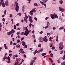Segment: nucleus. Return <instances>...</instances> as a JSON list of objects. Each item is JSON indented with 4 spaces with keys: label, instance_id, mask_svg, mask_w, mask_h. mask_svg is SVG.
I'll return each mask as SVG.
<instances>
[{
    "label": "nucleus",
    "instance_id": "f257e3e1",
    "mask_svg": "<svg viewBox=\"0 0 65 65\" xmlns=\"http://www.w3.org/2000/svg\"><path fill=\"white\" fill-rule=\"evenodd\" d=\"M25 31L24 33V35H25V36H28V35L30 34V32H31V30H29L27 29V27H25Z\"/></svg>",
    "mask_w": 65,
    "mask_h": 65
},
{
    "label": "nucleus",
    "instance_id": "680f3d73",
    "mask_svg": "<svg viewBox=\"0 0 65 65\" xmlns=\"http://www.w3.org/2000/svg\"><path fill=\"white\" fill-rule=\"evenodd\" d=\"M34 5L35 6H37V3H35L34 4Z\"/></svg>",
    "mask_w": 65,
    "mask_h": 65
},
{
    "label": "nucleus",
    "instance_id": "13d9d810",
    "mask_svg": "<svg viewBox=\"0 0 65 65\" xmlns=\"http://www.w3.org/2000/svg\"><path fill=\"white\" fill-rule=\"evenodd\" d=\"M13 36V34H12L11 36V37H12Z\"/></svg>",
    "mask_w": 65,
    "mask_h": 65
},
{
    "label": "nucleus",
    "instance_id": "9d476101",
    "mask_svg": "<svg viewBox=\"0 0 65 65\" xmlns=\"http://www.w3.org/2000/svg\"><path fill=\"white\" fill-rule=\"evenodd\" d=\"M48 1V0H42V2L40 1L42 5H43L44 3H45L46 2H47Z\"/></svg>",
    "mask_w": 65,
    "mask_h": 65
},
{
    "label": "nucleus",
    "instance_id": "473e14b6",
    "mask_svg": "<svg viewBox=\"0 0 65 65\" xmlns=\"http://www.w3.org/2000/svg\"><path fill=\"white\" fill-rule=\"evenodd\" d=\"M60 4H62V3H63V1L62 0H61L60 1Z\"/></svg>",
    "mask_w": 65,
    "mask_h": 65
},
{
    "label": "nucleus",
    "instance_id": "f03ea898",
    "mask_svg": "<svg viewBox=\"0 0 65 65\" xmlns=\"http://www.w3.org/2000/svg\"><path fill=\"white\" fill-rule=\"evenodd\" d=\"M50 15L52 19H56V18H58V17L57 16V15L55 13H54L53 14H51Z\"/></svg>",
    "mask_w": 65,
    "mask_h": 65
},
{
    "label": "nucleus",
    "instance_id": "0e129e2a",
    "mask_svg": "<svg viewBox=\"0 0 65 65\" xmlns=\"http://www.w3.org/2000/svg\"><path fill=\"white\" fill-rule=\"evenodd\" d=\"M15 57H17V58H18V56L17 55V54H16L15 55Z\"/></svg>",
    "mask_w": 65,
    "mask_h": 65
},
{
    "label": "nucleus",
    "instance_id": "412c9836",
    "mask_svg": "<svg viewBox=\"0 0 65 65\" xmlns=\"http://www.w3.org/2000/svg\"><path fill=\"white\" fill-rule=\"evenodd\" d=\"M22 43V45H23V46H25V45H26V43H25L23 41Z\"/></svg>",
    "mask_w": 65,
    "mask_h": 65
},
{
    "label": "nucleus",
    "instance_id": "09e8293b",
    "mask_svg": "<svg viewBox=\"0 0 65 65\" xmlns=\"http://www.w3.org/2000/svg\"><path fill=\"white\" fill-rule=\"evenodd\" d=\"M9 53H12V51L10 50L9 51Z\"/></svg>",
    "mask_w": 65,
    "mask_h": 65
},
{
    "label": "nucleus",
    "instance_id": "a211bd4d",
    "mask_svg": "<svg viewBox=\"0 0 65 65\" xmlns=\"http://www.w3.org/2000/svg\"><path fill=\"white\" fill-rule=\"evenodd\" d=\"M54 38L53 37H51L49 38L50 40H49V41H52V39H54Z\"/></svg>",
    "mask_w": 65,
    "mask_h": 65
},
{
    "label": "nucleus",
    "instance_id": "c85d7f7f",
    "mask_svg": "<svg viewBox=\"0 0 65 65\" xmlns=\"http://www.w3.org/2000/svg\"><path fill=\"white\" fill-rule=\"evenodd\" d=\"M46 55V53H43L42 54V56H45V55Z\"/></svg>",
    "mask_w": 65,
    "mask_h": 65
},
{
    "label": "nucleus",
    "instance_id": "6ab92c4d",
    "mask_svg": "<svg viewBox=\"0 0 65 65\" xmlns=\"http://www.w3.org/2000/svg\"><path fill=\"white\" fill-rule=\"evenodd\" d=\"M38 53V51L37 50H36L35 51V52L34 53V55H35L36 53Z\"/></svg>",
    "mask_w": 65,
    "mask_h": 65
},
{
    "label": "nucleus",
    "instance_id": "052dcab7",
    "mask_svg": "<svg viewBox=\"0 0 65 65\" xmlns=\"http://www.w3.org/2000/svg\"><path fill=\"white\" fill-rule=\"evenodd\" d=\"M22 11H25V10H24V8H23L22 9Z\"/></svg>",
    "mask_w": 65,
    "mask_h": 65
},
{
    "label": "nucleus",
    "instance_id": "5701e85b",
    "mask_svg": "<svg viewBox=\"0 0 65 65\" xmlns=\"http://www.w3.org/2000/svg\"><path fill=\"white\" fill-rule=\"evenodd\" d=\"M32 10L34 13L36 12V10H35V9H33Z\"/></svg>",
    "mask_w": 65,
    "mask_h": 65
},
{
    "label": "nucleus",
    "instance_id": "ea45409f",
    "mask_svg": "<svg viewBox=\"0 0 65 65\" xmlns=\"http://www.w3.org/2000/svg\"><path fill=\"white\" fill-rule=\"evenodd\" d=\"M27 45H25V46H24V48H27Z\"/></svg>",
    "mask_w": 65,
    "mask_h": 65
},
{
    "label": "nucleus",
    "instance_id": "e2e57ef3",
    "mask_svg": "<svg viewBox=\"0 0 65 65\" xmlns=\"http://www.w3.org/2000/svg\"><path fill=\"white\" fill-rule=\"evenodd\" d=\"M24 33H24L23 32H21V34H22V35H23V34H24V35H25V34H24Z\"/></svg>",
    "mask_w": 65,
    "mask_h": 65
},
{
    "label": "nucleus",
    "instance_id": "ddd939ff",
    "mask_svg": "<svg viewBox=\"0 0 65 65\" xmlns=\"http://www.w3.org/2000/svg\"><path fill=\"white\" fill-rule=\"evenodd\" d=\"M43 40L45 41V42H47V41H48V40L47 39V38L45 36L43 38Z\"/></svg>",
    "mask_w": 65,
    "mask_h": 65
},
{
    "label": "nucleus",
    "instance_id": "f8f14e48",
    "mask_svg": "<svg viewBox=\"0 0 65 65\" xmlns=\"http://www.w3.org/2000/svg\"><path fill=\"white\" fill-rule=\"evenodd\" d=\"M7 59L8 60L7 61V62L8 63H9L10 62V57L9 56H8Z\"/></svg>",
    "mask_w": 65,
    "mask_h": 65
},
{
    "label": "nucleus",
    "instance_id": "603ef678",
    "mask_svg": "<svg viewBox=\"0 0 65 65\" xmlns=\"http://www.w3.org/2000/svg\"><path fill=\"white\" fill-rule=\"evenodd\" d=\"M57 63H60V60H57Z\"/></svg>",
    "mask_w": 65,
    "mask_h": 65
},
{
    "label": "nucleus",
    "instance_id": "6e6552de",
    "mask_svg": "<svg viewBox=\"0 0 65 65\" xmlns=\"http://www.w3.org/2000/svg\"><path fill=\"white\" fill-rule=\"evenodd\" d=\"M33 59L34 60H32L31 61L30 65H33V64L34 63V61L36 60V57H35Z\"/></svg>",
    "mask_w": 65,
    "mask_h": 65
},
{
    "label": "nucleus",
    "instance_id": "8fccbe9b",
    "mask_svg": "<svg viewBox=\"0 0 65 65\" xmlns=\"http://www.w3.org/2000/svg\"><path fill=\"white\" fill-rule=\"evenodd\" d=\"M43 33V31H41L40 32V34H42Z\"/></svg>",
    "mask_w": 65,
    "mask_h": 65
},
{
    "label": "nucleus",
    "instance_id": "79ce46f5",
    "mask_svg": "<svg viewBox=\"0 0 65 65\" xmlns=\"http://www.w3.org/2000/svg\"><path fill=\"white\" fill-rule=\"evenodd\" d=\"M10 45H12V41H11L10 42Z\"/></svg>",
    "mask_w": 65,
    "mask_h": 65
},
{
    "label": "nucleus",
    "instance_id": "b1692460",
    "mask_svg": "<svg viewBox=\"0 0 65 65\" xmlns=\"http://www.w3.org/2000/svg\"><path fill=\"white\" fill-rule=\"evenodd\" d=\"M21 60V58H16V61H20V60Z\"/></svg>",
    "mask_w": 65,
    "mask_h": 65
},
{
    "label": "nucleus",
    "instance_id": "e433bc0d",
    "mask_svg": "<svg viewBox=\"0 0 65 65\" xmlns=\"http://www.w3.org/2000/svg\"><path fill=\"white\" fill-rule=\"evenodd\" d=\"M38 47H41V44H39L38 45Z\"/></svg>",
    "mask_w": 65,
    "mask_h": 65
},
{
    "label": "nucleus",
    "instance_id": "774afa93",
    "mask_svg": "<svg viewBox=\"0 0 65 65\" xmlns=\"http://www.w3.org/2000/svg\"><path fill=\"white\" fill-rule=\"evenodd\" d=\"M63 64L64 65H65V61H64Z\"/></svg>",
    "mask_w": 65,
    "mask_h": 65
},
{
    "label": "nucleus",
    "instance_id": "bf43d9fd",
    "mask_svg": "<svg viewBox=\"0 0 65 65\" xmlns=\"http://www.w3.org/2000/svg\"><path fill=\"white\" fill-rule=\"evenodd\" d=\"M44 6L45 7V8H46V4H44Z\"/></svg>",
    "mask_w": 65,
    "mask_h": 65
},
{
    "label": "nucleus",
    "instance_id": "a878e982",
    "mask_svg": "<svg viewBox=\"0 0 65 65\" xmlns=\"http://www.w3.org/2000/svg\"><path fill=\"white\" fill-rule=\"evenodd\" d=\"M2 25H1V23H0V31L2 29Z\"/></svg>",
    "mask_w": 65,
    "mask_h": 65
},
{
    "label": "nucleus",
    "instance_id": "7c9ffc66",
    "mask_svg": "<svg viewBox=\"0 0 65 65\" xmlns=\"http://www.w3.org/2000/svg\"><path fill=\"white\" fill-rule=\"evenodd\" d=\"M31 26H32V24L30 23L29 25V27L30 28H31Z\"/></svg>",
    "mask_w": 65,
    "mask_h": 65
},
{
    "label": "nucleus",
    "instance_id": "4be33fe9",
    "mask_svg": "<svg viewBox=\"0 0 65 65\" xmlns=\"http://www.w3.org/2000/svg\"><path fill=\"white\" fill-rule=\"evenodd\" d=\"M42 51H43V49L42 48L41 49L39 50V51L38 52V53H40V52H42Z\"/></svg>",
    "mask_w": 65,
    "mask_h": 65
},
{
    "label": "nucleus",
    "instance_id": "aec40b11",
    "mask_svg": "<svg viewBox=\"0 0 65 65\" xmlns=\"http://www.w3.org/2000/svg\"><path fill=\"white\" fill-rule=\"evenodd\" d=\"M7 57L5 56L3 58V61H5V59H7Z\"/></svg>",
    "mask_w": 65,
    "mask_h": 65
},
{
    "label": "nucleus",
    "instance_id": "72a5a7b5",
    "mask_svg": "<svg viewBox=\"0 0 65 65\" xmlns=\"http://www.w3.org/2000/svg\"><path fill=\"white\" fill-rule=\"evenodd\" d=\"M6 11H7L6 10H5L4 11V13L5 15H6Z\"/></svg>",
    "mask_w": 65,
    "mask_h": 65
},
{
    "label": "nucleus",
    "instance_id": "c756f323",
    "mask_svg": "<svg viewBox=\"0 0 65 65\" xmlns=\"http://www.w3.org/2000/svg\"><path fill=\"white\" fill-rule=\"evenodd\" d=\"M63 29H64L63 26H62V27H61L60 28H59L60 30H62Z\"/></svg>",
    "mask_w": 65,
    "mask_h": 65
},
{
    "label": "nucleus",
    "instance_id": "0eeeda50",
    "mask_svg": "<svg viewBox=\"0 0 65 65\" xmlns=\"http://www.w3.org/2000/svg\"><path fill=\"white\" fill-rule=\"evenodd\" d=\"M26 14V12L24 13V14L25 15V18L24 19V21H25L26 23H27V20L28 19V16Z\"/></svg>",
    "mask_w": 65,
    "mask_h": 65
},
{
    "label": "nucleus",
    "instance_id": "4d7b16f0",
    "mask_svg": "<svg viewBox=\"0 0 65 65\" xmlns=\"http://www.w3.org/2000/svg\"><path fill=\"white\" fill-rule=\"evenodd\" d=\"M2 20L3 21H4V22H5V19L4 18H3L2 19Z\"/></svg>",
    "mask_w": 65,
    "mask_h": 65
},
{
    "label": "nucleus",
    "instance_id": "f3484780",
    "mask_svg": "<svg viewBox=\"0 0 65 65\" xmlns=\"http://www.w3.org/2000/svg\"><path fill=\"white\" fill-rule=\"evenodd\" d=\"M5 4L6 6H7L8 5V1H6L5 3Z\"/></svg>",
    "mask_w": 65,
    "mask_h": 65
},
{
    "label": "nucleus",
    "instance_id": "4c0bfd02",
    "mask_svg": "<svg viewBox=\"0 0 65 65\" xmlns=\"http://www.w3.org/2000/svg\"><path fill=\"white\" fill-rule=\"evenodd\" d=\"M48 18H49V17H46L45 19V20L46 21L47 19H48Z\"/></svg>",
    "mask_w": 65,
    "mask_h": 65
},
{
    "label": "nucleus",
    "instance_id": "2eb2a0df",
    "mask_svg": "<svg viewBox=\"0 0 65 65\" xmlns=\"http://www.w3.org/2000/svg\"><path fill=\"white\" fill-rule=\"evenodd\" d=\"M23 51V49L22 48H21L20 50V53H21V54H24L25 52Z\"/></svg>",
    "mask_w": 65,
    "mask_h": 65
},
{
    "label": "nucleus",
    "instance_id": "dca6fc26",
    "mask_svg": "<svg viewBox=\"0 0 65 65\" xmlns=\"http://www.w3.org/2000/svg\"><path fill=\"white\" fill-rule=\"evenodd\" d=\"M29 14L31 16H32V15H33V11H31L29 12Z\"/></svg>",
    "mask_w": 65,
    "mask_h": 65
},
{
    "label": "nucleus",
    "instance_id": "de8ad7c7",
    "mask_svg": "<svg viewBox=\"0 0 65 65\" xmlns=\"http://www.w3.org/2000/svg\"><path fill=\"white\" fill-rule=\"evenodd\" d=\"M34 19L35 20V21H37V18H36V17H35L34 18Z\"/></svg>",
    "mask_w": 65,
    "mask_h": 65
},
{
    "label": "nucleus",
    "instance_id": "423d86ee",
    "mask_svg": "<svg viewBox=\"0 0 65 65\" xmlns=\"http://www.w3.org/2000/svg\"><path fill=\"white\" fill-rule=\"evenodd\" d=\"M12 31H10L9 32H8L7 33V34L8 35H8H10L12 34L13 33H14L15 31L14 30L12 29L11 30Z\"/></svg>",
    "mask_w": 65,
    "mask_h": 65
},
{
    "label": "nucleus",
    "instance_id": "338daca9",
    "mask_svg": "<svg viewBox=\"0 0 65 65\" xmlns=\"http://www.w3.org/2000/svg\"><path fill=\"white\" fill-rule=\"evenodd\" d=\"M4 47H6V44H4Z\"/></svg>",
    "mask_w": 65,
    "mask_h": 65
},
{
    "label": "nucleus",
    "instance_id": "2f4dec72",
    "mask_svg": "<svg viewBox=\"0 0 65 65\" xmlns=\"http://www.w3.org/2000/svg\"><path fill=\"white\" fill-rule=\"evenodd\" d=\"M55 46H53L52 47V50H55Z\"/></svg>",
    "mask_w": 65,
    "mask_h": 65
},
{
    "label": "nucleus",
    "instance_id": "5fc2aeb1",
    "mask_svg": "<svg viewBox=\"0 0 65 65\" xmlns=\"http://www.w3.org/2000/svg\"><path fill=\"white\" fill-rule=\"evenodd\" d=\"M33 37L34 38H35V36L34 35H33Z\"/></svg>",
    "mask_w": 65,
    "mask_h": 65
},
{
    "label": "nucleus",
    "instance_id": "58836bf2",
    "mask_svg": "<svg viewBox=\"0 0 65 65\" xmlns=\"http://www.w3.org/2000/svg\"><path fill=\"white\" fill-rule=\"evenodd\" d=\"M10 16L11 18H12V14H10Z\"/></svg>",
    "mask_w": 65,
    "mask_h": 65
},
{
    "label": "nucleus",
    "instance_id": "a18cd8bd",
    "mask_svg": "<svg viewBox=\"0 0 65 65\" xmlns=\"http://www.w3.org/2000/svg\"><path fill=\"white\" fill-rule=\"evenodd\" d=\"M24 39V38H22L21 39V41H22Z\"/></svg>",
    "mask_w": 65,
    "mask_h": 65
},
{
    "label": "nucleus",
    "instance_id": "393cba45",
    "mask_svg": "<svg viewBox=\"0 0 65 65\" xmlns=\"http://www.w3.org/2000/svg\"><path fill=\"white\" fill-rule=\"evenodd\" d=\"M56 38V40L57 42H58V41L59 40H58V35L57 36Z\"/></svg>",
    "mask_w": 65,
    "mask_h": 65
},
{
    "label": "nucleus",
    "instance_id": "20e7f679",
    "mask_svg": "<svg viewBox=\"0 0 65 65\" xmlns=\"http://www.w3.org/2000/svg\"><path fill=\"white\" fill-rule=\"evenodd\" d=\"M3 0H1L0 6L2 5V6H3V7H5L6 5L5 4V3H4V2H3Z\"/></svg>",
    "mask_w": 65,
    "mask_h": 65
},
{
    "label": "nucleus",
    "instance_id": "c03bdc74",
    "mask_svg": "<svg viewBox=\"0 0 65 65\" xmlns=\"http://www.w3.org/2000/svg\"><path fill=\"white\" fill-rule=\"evenodd\" d=\"M17 35H19L20 34V32H18L17 33Z\"/></svg>",
    "mask_w": 65,
    "mask_h": 65
},
{
    "label": "nucleus",
    "instance_id": "cd10ccee",
    "mask_svg": "<svg viewBox=\"0 0 65 65\" xmlns=\"http://www.w3.org/2000/svg\"><path fill=\"white\" fill-rule=\"evenodd\" d=\"M65 54H64L62 57V59L63 60H65Z\"/></svg>",
    "mask_w": 65,
    "mask_h": 65
},
{
    "label": "nucleus",
    "instance_id": "6e6d98bb",
    "mask_svg": "<svg viewBox=\"0 0 65 65\" xmlns=\"http://www.w3.org/2000/svg\"><path fill=\"white\" fill-rule=\"evenodd\" d=\"M23 56L24 57V58H26V55H25V54H24L23 55Z\"/></svg>",
    "mask_w": 65,
    "mask_h": 65
},
{
    "label": "nucleus",
    "instance_id": "bb28decb",
    "mask_svg": "<svg viewBox=\"0 0 65 65\" xmlns=\"http://www.w3.org/2000/svg\"><path fill=\"white\" fill-rule=\"evenodd\" d=\"M21 42V40L19 39L17 40V43H20Z\"/></svg>",
    "mask_w": 65,
    "mask_h": 65
},
{
    "label": "nucleus",
    "instance_id": "9b49d317",
    "mask_svg": "<svg viewBox=\"0 0 65 65\" xmlns=\"http://www.w3.org/2000/svg\"><path fill=\"white\" fill-rule=\"evenodd\" d=\"M39 40L40 42H43V38L40 37L39 38Z\"/></svg>",
    "mask_w": 65,
    "mask_h": 65
},
{
    "label": "nucleus",
    "instance_id": "39448f33",
    "mask_svg": "<svg viewBox=\"0 0 65 65\" xmlns=\"http://www.w3.org/2000/svg\"><path fill=\"white\" fill-rule=\"evenodd\" d=\"M60 46L59 47V48L60 50H62L63 48H64V47L63 46V43L60 42L59 44Z\"/></svg>",
    "mask_w": 65,
    "mask_h": 65
},
{
    "label": "nucleus",
    "instance_id": "864d4df0",
    "mask_svg": "<svg viewBox=\"0 0 65 65\" xmlns=\"http://www.w3.org/2000/svg\"><path fill=\"white\" fill-rule=\"evenodd\" d=\"M13 44L14 45H17V43H13Z\"/></svg>",
    "mask_w": 65,
    "mask_h": 65
},
{
    "label": "nucleus",
    "instance_id": "4468645a",
    "mask_svg": "<svg viewBox=\"0 0 65 65\" xmlns=\"http://www.w3.org/2000/svg\"><path fill=\"white\" fill-rule=\"evenodd\" d=\"M59 10L61 11V12H63L64 11V9L62 7H59Z\"/></svg>",
    "mask_w": 65,
    "mask_h": 65
},
{
    "label": "nucleus",
    "instance_id": "69168bd1",
    "mask_svg": "<svg viewBox=\"0 0 65 65\" xmlns=\"http://www.w3.org/2000/svg\"><path fill=\"white\" fill-rule=\"evenodd\" d=\"M55 29H56V28H55V27H53V30H55Z\"/></svg>",
    "mask_w": 65,
    "mask_h": 65
},
{
    "label": "nucleus",
    "instance_id": "37998d69",
    "mask_svg": "<svg viewBox=\"0 0 65 65\" xmlns=\"http://www.w3.org/2000/svg\"><path fill=\"white\" fill-rule=\"evenodd\" d=\"M50 55L51 57H53V53H51L50 54Z\"/></svg>",
    "mask_w": 65,
    "mask_h": 65
},
{
    "label": "nucleus",
    "instance_id": "49530a36",
    "mask_svg": "<svg viewBox=\"0 0 65 65\" xmlns=\"http://www.w3.org/2000/svg\"><path fill=\"white\" fill-rule=\"evenodd\" d=\"M21 14H22L21 13H18V15H19L21 16Z\"/></svg>",
    "mask_w": 65,
    "mask_h": 65
},
{
    "label": "nucleus",
    "instance_id": "7ed1b4c3",
    "mask_svg": "<svg viewBox=\"0 0 65 65\" xmlns=\"http://www.w3.org/2000/svg\"><path fill=\"white\" fill-rule=\"evenodd\" d=\"M15 3H16V6L15 7V10L16 11H19V4L17 3V2H16Z\"/></svg>",
    "mask_w": 65,
    "mask_h": 65
},
{
    "label": "nucleus",
    "instance_id": "f704fd0d",
    "mask_svg": "<svg viewBox=\"0 0 65 65\" xmlns=\"http://www.w3.org/2000/svg\"><path fill=\"white\" fill-rule=\"evenodd\" d=\"M63 53V51H60V54H62Z\"/></svg>",
    "mask_w": 65,
    "mask_h": 65
},
{
    "label": "nucleus",
    "instance_id": "3c124183",
    "mask_svg": "<svg viewBox=\"0 0 65 65\" xmlns=\"http://www.w3.org/2000/svg\"><path fill=\"white\" fill-rule=\"evenodd\" d=\"M16 28H17V27H16V26L15 25H14V29H15Z\"/></svg>",
    "mask_w": 65,
    "mask_h": 65
},
{
    "label": "nucleus",
    "instance_id": "a19ab883",
    "mask_svg": "<svg viewBox=\"0 0 65 65\" xmlns=\"http://www.w3.org/2000/svg\"><path fill=\"white\" fill-rule=\"evenodd\" d=\"M49 22H47V25L48 26H49Z\"/></svg>",
    "mask_w": 65,
    "mask_h": 65
},
{
    "label": "nucleus",
    "instance_id": "1a4fd4ad",
    "mask_svg": "<svg viewBox=\"0 0 65 65\" xmlns=\"http://www.w3.org/2000/svg\"><path fill=\"white\" fill-rule=\"evenodd\" d=\"M32 17L31 16H29V20L30 23H33V20L32 19Z\"/></svg>",
    "mask_w": 65,
    "mask_h": 65
},
{
    "label": "nucleus",
    "instance_id": "c9c22d12",
    "mask_svg": "<svg viewBox=\"0 0 65 65\" xmlns=\"http://www.w3.org/2000/svg\"><path fill=\"white\" fill-rule=\"evenodd\" d=\"M9 56L10 57H11L12 56V54H9Z\"/></svg>",
    "mask_w": 65,
    "mask_h": 65
}]
</instances>
